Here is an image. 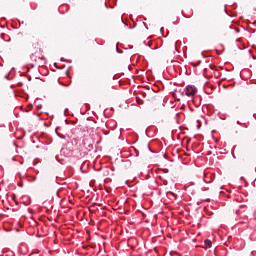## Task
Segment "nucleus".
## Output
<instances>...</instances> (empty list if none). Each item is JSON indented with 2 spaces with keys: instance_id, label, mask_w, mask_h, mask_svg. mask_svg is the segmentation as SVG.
I'll return each mask as SVG.
<instances>
[{
  "instance_id": "obj_2",
  "label": "nucleus",
  "mask_w": 256,
  "mask_h": 256,
  "mask_svg": "<svg viewBox=\"0 0 256 256\" xmlns=\"http://www.w3.org/2000/svg\"><path fill=\"white\" fill-rule=\"evenodd\" d=\"M204 245H205V249H211L213 242H211V240H209V239H206L204 241Z\"/></svg>"
},
{
  "instance_id": "obj_7",
  "label": "nucleus",
  "mask_w": 256,
  "mask_h": 256,
  "mask_svg": "<svg viewBox=\"0 0 256 256\" xmlns=\"http://www.w3.org/2000/svg\"><path fill=\"white\" fill-rule=\"evenodd\" d=\"M41 107H42V106H41V105H39V106H38V109H41Z\"/></svg>"
},
{
  "instance_id": "obj_1",
  "label": "nucleus",
  "mask_w": 256,
  "mask_h": 256,
  "mask_svg": "<svg viewBox=\"0 0 256 256\" xmlns=\"http://www.w3.org/2000/svg\"><path fill=\"white\" fill-rule=\"evenodd\" d=\"M184 92H185V95H187V97H193V95L197 93V88L195 86L188 85L184 89Z\"/></svg>"
},
{
  "instance_id": "obj_4",
  "label": "nucleus",
  "mask_w": 256,
  "mask_h": 256,
  "mask_svg": "<svg viewBox=\"0 0 256 256\" xmlns=\"http://www.w3.org/2000/svg\"><path fill=\"white\" fill-rule=\"evenodd\" d=\"M207 73H208V69H207V68H204V70H203V75H204L205 77H209V75H208Z\"/></svg>"
},
{
  "instance_id": "obj_3",
  "label": "nucleus",
  "mask_w": 256,
  "mask_h": 256,
  "mask_svg": "<svg viewBox=\"0 0 256 256\" xmlns=\"http://www.w3.org/2000/svg\"><path fill=\"white\" fill-rule=\"evenodd\" d=\"M172 53H175L177 51V46L175 44L171 45Z\"/></svg>"
},
{
  "instance_id": "obj_6",
  "label": "nucleus",
  "mask_w": 256,
  "mask_h": 256,
  "mask_svg": "<svg viewBox=\"0 0 256 256\" xmlns=\"http://www.w3.org/2000/svg\"><path fill=\"white\" fill-rule=\"evenodd\" d=\"M19 187H23V182L18 183Z\"/></svg>"
},
{
  "instance_id": "obj_5",
  "label": "nucleus",
  "mask_w": 256,
  "mask_h": 256,
  "mask_svg": "<svg viewBox=\"0 0 256 256\" xmlns=\"http://www.w3.org/2000/svg\"><path fill=\"white\" fill-rule=\"evenodd\" d=\"M208 67H209V69H211V71H213L215 66L214 65H209Z\"/></svg>"
}]
</instances>
